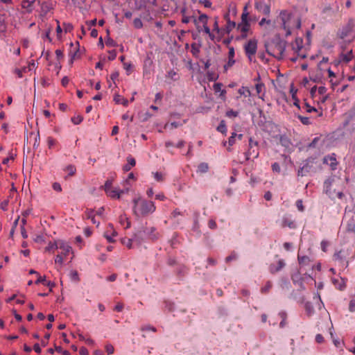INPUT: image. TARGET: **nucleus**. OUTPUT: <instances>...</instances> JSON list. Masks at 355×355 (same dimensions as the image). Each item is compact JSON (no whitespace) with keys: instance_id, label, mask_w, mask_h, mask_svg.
<instances>
[{"instance_id":"1","label":"nucleus","mask_w":355,"mask_h":355,"mask_svg":"<svg viewBox=\"0 0 355 355\" xmlns=\"http://www.w3.org/2000/svg\"><path fill=\"white\" fill-rule=\"evenodd\" d=\"M132 202V211L137 217L148 216L156 210V207L153 201L147 200L141 197L135 198Z\"/></svg>"},{"instance_id":"2","label":"nucleus","mask_w":355,"mask_h":355,"mask_svg":"<svg viewBox=\"0 0 355 355\" xmlns=\"http://www.w3.org/2000/svg\"><path fill=\"white\" fill-rule=\"evenodd\" d=\"M266 51L268 54L274 58L281 60L284 56L286 49V42L276 36L265 44Z\"/></svg>"},{"instance_id":"3","label":"nucleus","mask_w":355,"mask_h":355,"mask_svg":"<svg viewBox=\"0 0 355 355\" xmlns=\"http://www.w3.org/2000/svg\"><path fill=\"white\" fill-rule=\"evenodd\" d=\"M341 180L336 176L330 177L324 183V191L332 200L338 198L340 200L345 198V195L338 187Z\"/></svg>"},{"instance_id":"4","label":"nucleus","mask_w":355,"mask_h":355,"mask_svg":"<svg viewBox=\"0 0 355 355\" xmlns=\"http://www.w3.org/2000/svg\"><path fill=\"white\" fill-rule=\"evenodd\" d=\"M279 19L282 21V28L286 31V37L291 35V31L294 26L299 28L301 26L300 21L286 10L280 12Z\"/></svg>"},{"instance_id":"5","label":"nucleus","mask_w":355,"mask_h":355,"mask_svg":"<svg viewBox=\"0 0 355 355\" xmlns=\"http://www.w3.org/2000/svg\"><path fill=\"white\" fill-rule=\"evenodd\" d=\"M248 8L245 6L241 15V21L236 26V31L240 33L239 37L245 39L248 37V33L250 31V25L249 21L252 20L248 17Z\"/></svg>"},{"instance_id":"6","label":"nucleus","mask_w":355,"mask_h":355,"mask_svg":"<svg viewBox=\"0 0 355 355\" xmlns=\"http://www.w3.org/2000/svg\"><path fill=\"white\" fill-rule=\"evenodd\" d=\"M244 50L249 60L252 61L257 51V40L255 39L250 40L244 45Z\"/></svg>"},{"instance_id":"7","label":"nucleus","mask_w":355,"mask_h":355,"mask_svg":"<svg viewBox=\"0 0 355 355\" xmlns=\"http://www.w3.org/2000/svg\"><path fill=\"white\" fill-rule=\"evenodd\" d=\"M249 148L245 153L246 159H250V156H253L254 158H257L259 156V152L257 149L258 143L254 141L252 137L249 139Z\"/></svg>"},{"instance_id":"8","label":"nucleus","mask_w":355,"mask_h":355,"mask_svg":"<svg viewBox=\"0 0 355 355\" xmlns=\"http://www.w3.org/2000/svg\"><path fill=\"white\" fill-rule=\"evenodd\" d=\"M354 58L352 49L346 52L341 51L338 55V60L336 61V64L344 63L347 64Z\"/></svg>"},{"instance_id":"9","label":"nucleus","mask_w":355,"mask_h":355,"mask_svg":"<svg viewBox=\"0 0 355 355\" xmlns=\"http://www.w3.org/2000/svg\"><path fill=\"white\" fill-rule=\"evenodd\" d=\"M280 225L282 227H288L291 229H293L295 227L294 220H293L292 216L290 214H285L282 217Z\"/></svg>"},{"instance_id":"10","label":"nucleus","mask_w":355,"mask_h":355,"mask_svg":"<svg viewBox=\"0 0 355 355\" xmlns=\"http://www.w3.org/2000/svg\"><path fill=\"white\" fill-rule=\"evenodd\" d=\"M117 232L114 230V227L112 224H109L107 230L104 233L105 238L109 243H113L115 241L114 237L116 236Z\"/></svg>"},{"instance_id":"11","label":"nucleus","mask_w":355,"mask_h":355,"mask_svg":"<svg viewBox=\"0 0 355 355\" xmlns=\"http://www.w3.org/2000/svg\"><path fill=\"white\" fill-rule=\"evenodd\" d=\"M285 262L283 259H279L277 264H270L269 266V271L272 274H275L276 272L280 271L284 266Z\"/></svg>"},{"instance_id":"12","label":"nucleus","mask_w":355,"mask_h":355,"mask_svg":"<svg viewBox=\"0 0 355 355\" xmlns=\"http://www.w3.org/2000/svg\"><path fill=\"white\" fill-rule=\"evenodd\" d=\"M58 249L61 250L60 253L64 257L67 256L71 251V246L62 240H59Z\"/></svg>"},{"instance_id":"13","label":"nucleus","mask_w":355,"mask_h":355,"mask_svg":"<svg viewBox=\"0 0 355 355\" xmlns=\"http://www.w3.org/2000/svg\"><path fill=\"white\" fill-rule=\"evenodd\" d=\"M193 22L194 24L197 26V29L198 31L200 32V30L198 26V23H202V26H207V22H208V16L205 14H201L198 19H193Z\"/></svg>"},{"instance_id":"14","label":"nucleus","mask_w":355,"mask_h":355,"mask_svg":"<svg viewBox=\"0 0 355 355\" xmlns=\"http://www.w3.org/2000/svg\"><path fill=\"white\" fill-rule=\"evenodd\" d=\"M312 166H311L309 163H306L304 164L302 167H301L297 172L298 176H304L311 171Z\"/></svg>"},{"instance_id":"15","label":"nucleus","mask_w":355,"mask_h":355,"mask_svg":"<svg viewBox=\"0 0 355 355\" xmlns=\"http://www.w3.org/2000/svg\"><path fill=\"white\" fill-rule=\"evenodd\" d=\"M114 101L116 103L122 104L124 106H128V101L119 94H115L114 96Z\"/></svg>"},{"instance_id":"16","label":"nucleus","mask_w":355,"mask_h":355,"mask_svg":"<svg viewBox=\"0 0 355 355\" xmlns=\"http://www.w3.org/2000/svg\"><path fill=\"white\" fill-rule=\"evenodd\" d=\"M127 161L128 164L123 166V170L125 171H129L136 164L135 159L132 157H128Z\"/></svg>"},{"instance_id":"17","label":"nucleus","mask_w":355,"mask_h":355,"mask_svg":"<svg viewBox=\"0 0 355 355\" xmlns=\"http://www.w3.org/2000/svg\"><path fill=\"white\" fill-rule=\"evenodd\" d=\"M222 87L223 84L220 83H214L213 86L215 92H220V96L224 97L226 94V91L225 89H222Z\"/></svg>"},{"instance_id":"18","label":"nucleus","mask_w":355,"mask_h":355,"mask_svg":"<svg viewBox=\"0 0 355 355\" xmlns=\"http://www.w3.org/2000/svg\"><path fill=\"white\" fill-rule=\"evenodd\" d=\"M59 241L50 242L45 248L46 252H53L55 250L58 249Z\"/></svg>"},{"instance_id":"19","label":"nucleus","mask_w":355,"mask_h":355,"mask_svg":"<svg viewBox=\"0 0 355 355\" xmlns=\"http://www.w3.org/2000/svg\"><path fill=\"white\" fill-rule=\"evenodd\" d=\"M119 223L128 229L130 227V222L128 220V217L125 215H121L119 217Z\"/></svg>"},{"instance_id":"20","label":"nucleus","mask_w":355,"mask_h":355,"mask_svg":"<svg viewBox=\"0 0 355 355\" xmlns=\"http://www.w3.org/2000/svg\"><path fill=\"white\" fill-rule=\"evenodd\" d=\"M297 259H298L300 265H302V266L308 265L311 261L309 257L300 256V254H298Z\"/></svg>"},{"instance_id":"21","label":"nucleus","mask_w":355,"mask_h":355,"mask_svg":"<svg viewBox=\"0 0 355 355\" xmlns=\"http://www.w3.org/2000/svg\"><path fill=\"white\" fill-rule=\"evenodd\" d=\"M329 161L330 162H329V165L331 166V168L334 169L336 166L337 165V162H336V158L334 157H333V156L325 157L324 158V162L328 164Z\"/></svg>"},{"instance_id":"22","label":"nucleus","mask_w":355,"mask_h":355,"mask_svg":"<svg viewBox=\"0 0 355 355\" xmlns=\"http://www.w3.org/2000/svg\"><path fill=\"white\" fill-rule=\"evenodd\" d=\"M209 170V166L207 163L202 162L200 163L197 169V173H207Z\"/></svg>"},{"instance_id":"23","label":"nucleus","mask_w":355,"mask_h":355,"mask_svg":"<svg viewBox=\"0 0 355 355\" xmlns=\"http://www.w3.org/2000/svg\"><path fill=\"white\" fill-rule=\"evenodd\" d=\"M238 93L240 95H243L245 97H249L251 96V92L247 87H241V88H239L238 90Z\"/></svg>"},{"instance_id":"24","label":"nucleus","mask_w":355,"mask_h":355,"mask_svg":"<svg viewBox=\"0 0 355 355\" xmlns=\"http://www.w3.org/2000/svg\"><path fill=\"white\" fill-rule=\"evenodd\" d=\"M121 193H123L122 191L121 192H119V191L116 190V189H110V191H108L107 192H106V193L110 196L111 198H119L120 196H121Z\"/></svg>"},{"instance_id":"25","label":"nucleus","mask_w":355,"mask_h":355,"mask_svg":"<svg viewBox=\"0 0 355 355\" xmlns=\"http://www.w3.org/2000/svg\"><path fill=\"white\" fill-rule=\"evenodd\" d=\"M279 141L280 144L286 148H289L291 146V141L286 137L282 136Z\"/></svg>"},{"instance_id":"26","label":"nucleus","mask_w":355,"mask_h":355,"mask_svg":"<svg viewBox=\"0 0 355 355\" xmlns=\"http://www.w3.org/2000/svg\"><path fill=\"white\" fill-rule=\"evenodd\" d=\"M64 171L68 173L69 176H73L76 172V168L74 165L69 164L65 167Z\"/></svg>"},{"instance_id":"27","label":"nucleus","mask_w":355,"mask_h":355,"mask_svg":"<svg viewBox=\"0 0 355 355\" xmlns=\"http://www.w3.org/2000/svg\"><path fill=\"white\" fill-rule=\"evenodd\" d=\"M302 40L301 39H296L294 44H293V49L295 50L296 52H300L302 49Z\"/></svg>"},{"instance_id":"28","label":"nucleus","mask_w":355,"mask_h":355,"mask_svg":"<svg viewBox=\"0 0 355 355\" xmlns=\"http://www.w3.org/2000/svg\"><path fill=\"white\" fill-rule=\"evenodd\" d=\"M6 30V24L5 21V17L3 15H0V33H3Z\"/></svg>"},{"instance_id":"29","label":"nucleus","mask_w":355,"mask_h":355,"mask_svg":"<svg viewBox=\"0 0 355 355\" xmlns=\"http://www.w3.org/2000/svg\"><path fill=\"white\" fill-rule=\"evenodd\" d=\"M236 136H237L236 133L233 132L232 134L231 137L229 138V139H228L229 147L227 148V150L229 151L231 150L230 146H232L235 144Z\"/></svg>"},{"instance_id":"30","label":"nucleus","mask_w":355,"mask_h":355,"mask_svg":"<svg viewBox=\"0 0 355 355\" xmlns=\"http://www.w3.org/2000/svg\"><path fill=\"white\" fill-rule=\"evenodd\" d=\"M217 130L218 132H220L223 134H226V132H227V127H226V125H225L224 121H222L220 123L219 125L217 127Z\"/></svg>"},{"instance_id":"31","label":"nucleus","mask_w":355,"mask_h":355,"mask_svg":"<svg viewBox=\"0 0 355 355\" xmlns=\"http://www.w3.org/2000/svg\"><path fill=\"white\" fill-rule=\"evenodd\" d=\"M272 284L270 281H268L266 284V285L261 288V292L262 293H268L270 289L272 288Z\"/></svg>"},{"instance_id":"32","label":"nucleus","mask_w":355,"mask_h":355,"mask_svg":"<svg viewBox=\"0 0 355 355\" xmlns=\"http://www.w3.org/2000/svg\"><path fill=\"white\" fill-rule=\"evenodd\" d=\"M153 175L154 176V178L157 182H163L164 179V175L163 173L159 172H155L153 173Z\"/></svg>"},{"instance_id":"33","label":"nucleus","mask_w":355,"mask_h":355,"mask_svg":"<svg viewBox=\"0 0 355 355\" xmlns=\"http://www.w3.org/2000/svg\"><path fill=\"white\" fill-rule=\"evenodd\" d=\"M236 26H237V25L234 21H232L230 19L227 20L226 28H227V31L228 33L230 32L232 29L236 28Z\"/></svg>"},{"instance_id":"34","label":"nucleus","mask_w":355,"mask_h":355,"mask_svg":"<svg viewBox=\"0 0 355 355\" xmlns=\"http://www.w3.org/2000/svg\"><path fill=\"white\" fill-rule=\"evenodd\" d=\"M83 120V117L81 115L74 116L71 118V121L75 125L80 124Z\"/></svg>"},{"instance_id":"35","label":"nucleus","mask_w":355,"mask_h":355,"mask_svg":"<svg viewBox=\"0 0 355 355\" xmlns=\"http://www.w3.org/2000/svg\"><path fill=\"white\" fill-rule=\"evenodd\" d=\"M203 31L204 32L207 34L209 37V38L211 40H214L215 38L214 35L211 32L210 28L208 27V26H203Z\"/></svg>"},{"instance_id":"36","label":"nucleus","mask_w":355,"mask_h":355,"mask_svg":"<svg viewBox=\"0 0 355 355\" xmlns=\"http://www.w3.org/2000/svg\"><path fill=\"white\" fill-rule=\"evenodd\" d=\"M133 24L136 28H141L143 27V23L139 18H135L133 21Z\"/></svg>"},{"instance_id":"37","label":"nucleus","mask_w":355,"mask_h":355,"mask_svg":"<svg viewBox=\"0 0 355 355\" xmlns=\"http://www.w3.org/2000/svg\"><path fill=\"white\" fill-rule=\"evenodd\" d=\"M235 63V60L233 58H228L227 62L224 65V69L227 71L229 68L232 67Z\"/></svg>"},{"instance_id":"38","label":"nucleus","mask_w":355,"mask_h":355,"mask_svg":"<svg viewBox=\"0 0 355 355\" xmlns=\"http://www.w3.org/2000/svg\"><path fill=\"white\" fill-rule=\"evenodd\" d=\"M295 205L300 211L303 212L304 211V207L302 200H297L295 202Z\"/></svg>"},{"instance_id":"39","label":"nucleus","mask_w":355,"mask_h":355,"mask_svg":"<svg viewBox=\"0 0 355 355\" xmlns=\"http://www.w3.org/2000/svg\"><path fill=\"white\" fill-rule=\"evenodd\" d=\"M64 256L61 253L58 254L55 259V263H59L60 265H62L64 261Z\"/></svg>"},{"instance_id":"40","label":"nucleus","mask_w":355,"mask_h":355,"mask_svg":"<svg viewBox=\"0 0 355 355\" xmlns=\"http://www.w3.org/2000/svg\"><path fill=\"white\" fill-rule=\"evenodd\" d=\"M177 76H178L177 73L175 71H174L173 70L169 71L167 74V77L170 78L171 79H172L173 80H178Z\"/></svg>"},{"instance_id":"41","label":"nucleus","mask_w":355,"mask_h":355,"mask_svg":"<svg viewBox=\"0 0 355 355\" xmlns=\"http://www.w3.org/2000/svg\"><path fill=\"white\" fill-rule=\"evenodd\" d=\"M305 309L309 315H311L313 313V308L309 302L306 303Z\"/></svg>"},{"instance_id":"42","label":"nucleus","mask_w":355,"mask_h":355,"mask_svg":"<svg viewBox=\"0 0 355 355\" xmlns=\"http://www.w3.org/2000/svg\"><path fill=\"white\" fill-rule=\"evenodd\" d=\"M298 119L300 120L302 123L304 125H309L310 124V119L309 117L306 116H298Z\"/></svg>"},{"instance_id":"43","label":"nucleus","mask_w":355,"mask_h":355,"mask_svg":"<svg viewBox=\"0 0 355 355\" xmlns=\"http://www.w3.org/2000/svg\"><path fill=\"white\" fill-rule=\"evenodd\" d=\"M70 277H71V279H73L74 281H76V282L79 281L78 274V272L76 270L71 271L70 272Z\"/></svg>"},{"instance_id":"44","label":"nucleus","mask_w":355,"mask_h":355,"mask_svg":"<svg viewBox=\"0 0 355 355\" xmlns=\"http://www.w3.org/2000/svg\"><path fill=\"white\" fill-rule=\"evenodd\" d=\"M105 350L108 354H112L114 352V348L111 344H107L105 345Z\"/></svg>"},{"instance_id":"45","label":"nucleus","mask_w":355,"mask_h":355,"mask_svg":"<svg viewBox=\"0 0 355 355\" xmlns=\"http://www.w3.org/2000/svg\"><path fill=\"white\" fill-rule=\"evenodd\" d=\"M320 245L322 250L323 252H326L327 250V248L329 245V243L327 241L323 240L321 241Z\"/></svg>"},{"instance_id":"46","label":"nucleus","mask_w":355,"mask_h":355,"mask_svg":"<svg viewBox=\"0 0 355 355\" xmlns=\"http://www.w3.org/2000/svg\"><path fill=\"white\" fill-rule=\"evenodd\" d=\"M279 315L282 318V320L279 323V327L281 328H283L286 325V313L282 312V313H279Z\"/></svg>"},{"instance_id":"47","label":"nucleus","mask_w":355,"mask_h":355,"mask_svg":"<svg viewBox=\"0 0 355 355\" xmlns=\"http://www.w3.org/2000/svg\"><path fill=\"white\" fill-rule=\"evenodd\" d=\"M85 216L87 219H92L94 216H95V214L94 213V210L92 209H87L85 211Z\"/></svg>"},{"instance_id":"48","label":"nucleus","mask_w":355,"mask_h":355,"mask_svg":"<svg viewBox=\"0 0 355 355\" xmlns=\"http://www.w3.org/2000/svg\"><path fill=\"white\" fill-rule=\"evenodd\" d=\"M37 279L35 281V284H38L40 283H42L45 284L46 283V277L45 276H40L39 274L37 275Z\"/></svg>"},{"instance_id":"49","label":"nucleus","mask_w":355,"mask_h":355,"mask_svg":"<svg viewBox=\"0 0 355 355\" xmlns=\"http://www.w3.org/2000/svg\"><path fill=\"white\" fill-rule=\"evenodd\" d=\"M34 241L36 243H42L44 242V236L42 235H37L35 238H34Z\"/></svg>"},{"instance_id":"50","label":"nucleus","mask_w":355,"mask_h":355,"mask_svg":"<svg viewBox=\"0 0 355 355\" xmlns=\"http://www.w3.org/2000/svg\"><path fill=\"white\" fill-rule=\"evenodd\" d=\"M236 258H237L236 254L235 252H232L230 255H229L228 257H226L225 261L230 262L232 260L236 259Z\"/></svg>"},{"instance_id":"51","label":"nucleus","mask_w":355,"mask_h":355,"mask_svg":"<svg viewBox=\"0 0 355 355\" xmlns=\"http://www.w3.org/2000/svg\"><path fill=\"white\" fill-rule=\"evenodd\" d=\"M226 116L228 117H236L238 116V112L230 110L226 112Z\"/></svg>"},{"instance_id":"52","label":"nucleus","mask_w":355,"mask_h":355,"mask_svg":"<svg viewBox=\"0 0 355 355\" xmlns=\"http://www.w3.org/2000/svg\"><path fill=\"white\" fill-rule=\"evenodd\" d=\"M47 144L49 148H51L55 145V140L53 138L49 137L47 138Z\"/></svg>"},{"instance_id":"53","label":"nucleus","mask_w":355,"mask_h":355,"mask_svg":"<svg viewBox=\"0 0 355 355\" xmlns=\"http://www.w3.org/2000/svg\"><path fill=\"white\" fill-rule=\"evenodd\" d=\"M349 310L350 312L355 311V300H351L349 304Z\"/></svg>"},{"instance_id":"54","label":"nucleus","mask_w":355,"mask_h":355,"mask_svg":"<svg viewBox=\"0 0 355 355\" xmlns=\"http://www.w3.org/2000/svg\"><path fill=\"white\" fill-rule=\"evenodd\" d=\"M332 12V8L330 5H327L324 7L322 10V13L328 14Z\"/></svg>"},{"instance_id":"55","label":"nucleus","mask_w":355,"mask_h":355,"mask_svg":"<svg viewBox=\"0 0 355 355\" xmlns=\"http://www.w3.org/2000/svg\"><path fill=\"white\" fill-rule=\"evenodd\" d=\"M110 55L108 56V59L110 60H114L116 57V52L115 50H112L109 51Z\"/></svg>"},{"instance_id":"56","label":"nucleus","mask_w":355,"mask_h":355,"mask_svg":"<svg viewBox=\"0 0 355 355\" xmlns=\"http://www.w3.org/2000/svg\"><path fill=\"white\" fill-rule=\"evenodd\" d=\"M208 226L210 229H216L217 225H216V223L214 220H209V222H208Z\"/></svg>"},{"instance_id":"57","label":"nucleus","mask_w":355,"mask_h":355,"mask_svg":"<svg viewBox=\"0 0 355 355\" xmlns=\"http://www.w3.org/2000/svg\"><path fill=\"white\" fill-rule=\"evenodd\" d=\"M123 309V304L121 302H119L115 306L114 310L117 312H121V311H122Z\"/></svg>"},{"instance_id":"58","label":"nucleus","mask_w":355,"mask_h":355,"mask_svg":"<svg viewBox=\"0 0 355 355\" xmlns=\"http://www.w3.org/2000/svg\"><path fill=\"white\" fill-rule=\"evenodd\" d=\"M53 189L58 192H60L62 191L61 185L58 182H54L53 184Z\"/></svg>"},{"instance_id":"59","label":"nucleus","mask_w":355,"mask_h":355,"mask_svg":"<svg viewBox=\"0 0 355 355\" xmlns=\"http://www.w3.org/2000/svg\"><path fill=\"white\" fill-rule=\"evenodd\" d=\"M63 26L65 32H70L73 29V26L71 24H64Z\"/></svg>"},{"instance_id":"60","label":"nucleus","mask_w":355,"mask_h":355,"mask_svg":"<svg viewBox=\"0 0 355 355\" xmlns=\"http://www.w3.org/2000/svg\"><path fill=\"white\" fill-rule=\"evenodd\" d=\"M272 169L276 172H280V166L278 163L275 162L272 164Z\"/></svg>"},{"instance_id":"61","label":"nucleus","mask_w":355,"mask_h":355,"mask_svg":"<svg viewBox=\"0 0 355 355\" xmlns=\"http://www.w3.org/2000/svg\"><path fill=\"white\" fill-rule=\"evenodd\" d=\"M234 55H235L234 49L233 47H230L229 52H228V58L234 59Z\"/></svg>"},{"instance_id":"62","label":"nucleus","mask_w":355,"mask_h":355,"mask_svg":"<svg viewBox=\"0 0 355 355\" xmlns=\"http://www.w3.org/2000/svg\"><path fill=\"white\" fill-rule=\"evenodd\" d=\"M263 84L258 83L255 85V89L257 94H260L261 92L262 88L263 87Z\"/></svg>"},{"instance_id":"63","label":"nucleus","mask_w":355,"mask_h":355,"mask_svg":"<svg viewBox=\"0 0 355 355\" xmlns=\"http://www.w3.org/2000/svg\"><path fill=\"white\" fill-rule=\"evenodd\" d=\"M315 341H316L318 343H323V341H324V338H323V336H322L321 334H317V335H316V336H315Z\"/></svg>"},{"instance_id":"64","label":"nucleus","mask_w":355,"mask_h":355,"mask_svg":"<svg viewBox=\"0 0 355 355\" xmlns=\"http://www.w3.org/2000/svg\"><path fill=\"white\" fill-rule=\"evenodd\" d=\"M55 55L58 60L64 57L63 52L60 49H57L55 51Z\"/></svg>"}]
</instances>
